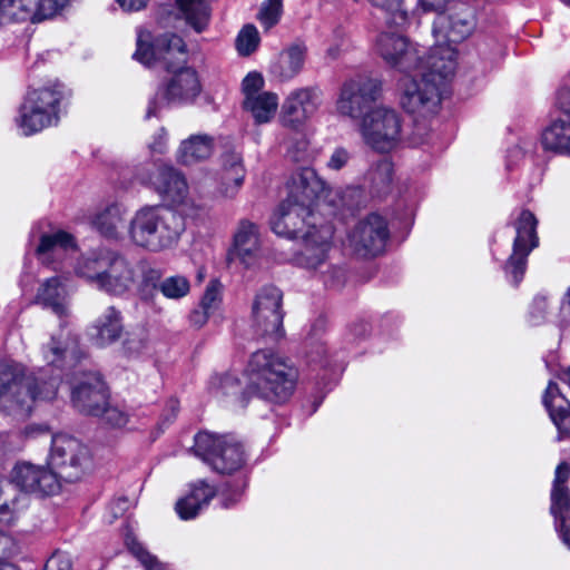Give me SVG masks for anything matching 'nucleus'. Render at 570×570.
I'll return each instance as SVG.
<instances>
[{
  "instance_id": "obj_1",
  "label": "nucleus",
  "mask_w": 570,
  "mask_h": 570,
  "mask_svg": "<svg viewBox=\"0 0 570 570\" xmlns=\"http://www.w3.org/2000/svg\"><path fill=\"white\" fill-rule=\"evenodd\" d=\"M288 188V197L271 219L272 229L279 236L301 238L298 264L309 269L321 268L326 264L334 229L315 208L322 204L333 205L331 190L311 167L296 170Z\"/></svg>"
},
{
  "instance_id": "obj_2",
  "label": "nucleus",
  "mask_w": 570,
  "mask_h": 570,
  "mask_svg": "<svg viewBox=\"0 0 570 570\" xmlns=\"http://www.w3.org/2000/svg\"><path fill=\"white\" fill-rule=\"evenodd\" d=\"M41 355L48 366L57 373L47 380V372L26 375L24 367L13 361H0V401L11 403L12 410L28 415L36 401H50L57 395L63 371L73 370L85 357L78 337L61 324L58 333L41 347Z\"/></svg>"
},
{
  "instance_id": "obj_3",
  "label": "nucleus",
  "mask_w": 570,
  "mask_h": 570,
  "mask_svg": "<svg viewBox=\"0 0 570 570\" xmlns=\"http://www.w3.org/2000/svg\"><path fill=\"white\" fill-rule=\"evenodd\" d=\"M150 35L140 31L134 58L147 67L160 66L167 71L155 96L149 100L146 118L158 117L168 107L193 104L202 91L195 69L186 66L187 50L184 40L165 33L149 43Z\"/></svg>"
},
{
  "instance_id": "obj_4",
  "label": "nucleus",
  "mask_w": 570,
  "mask_h": 570,
  "mask_svg": "<svg viewBox=\"0 0 570 570\" xmlns=\"http://www.w3.org/2000/svg\"><path fill=\"white\" fill-rule=\"evenodd\" d=\"M245 381L233 374L214 375L209 387L216 396H232L242 402L246 395H258L273 402H284L293 393L296 370L271 350L253 353L244 372Z\"/></svg>"
},
{
  "instance_id": "obj_5",
  "label": "nucleus",
  "mask_w": 570,
  "mask_h": 570,
  "mask_svg": "<svg viewBox=\"0 0 570 570\" xmlns=\"http://www.w3.org/2000/svg\"><path fill=\"white\" fill-rule=\"evenodd\" d=\"M458 52L450 46L433 47L424 62L401 79L400 105L409 114L428 117L438 112L442 91L456 69Z\"/></svg>"
},
{
  "instance_id": "obj_6",
  "label": "nucleus",
  "mask_w": 570,
  "mask_h": 570,
  "mask_svg": "<svg viewBox=\"0 0 570 570\" xmlns=\"http://www.w3.org/2000/svg\"><path fill=\"white\" fill-rule=\"evenodd\" d=\"M75 273L99 291L124 296L140 284L142 271L138 261L112 249L100 248L81 256L75 265Z\"/></svg>"
},
{
  "instance_id": "obj_7",
  "label": "nucleus",
  "mask_w": 570,
  "mask_h": 570,
  "mask_svg": "<svg viewBox=\"0 0 570 570\" xmlns=\"http://www.w3.org/2000/svg\"><path fill=\"white\" fill-rule=\"evenodd\" d=\"M185 229L184 219L168 207L144 206L130 220V240L149 252H160L177 244Z\"/></svg>"
},
{
  "instance_id": "obj_8",
  "label": "nucleus",
  "mask_w": 570,
  "mask_h": 570,
  "mask_svg": "<svg viewBox=\"0 0 570 570\" xmlns=\"http://www.w3.org/2000/svg\"><path fill=\"white\" fill-rule=\"evenodd\" d=\"M357 132L366 147L379 154L395 151L403 141V120L396 109L379 104L357 121Z\"/></svg>"
},
{
  "instance_id": "obj_9",
  "label": "nucleus",
  "mask_w": 570,
  "mask_h": 570,
  "mask_svg": "<svg viewBox=\"0 0 570 570\" xmlns=\"http://www.w3.org/2000/svg\"><path fill=\"white\" fill-rule=\"evenodd\" d=\"M65 89L60 83L29 91L16 119L21 134L30 136L57 125Z\"/></svg>"
},
{
  "instance_id": "obj_10",
  "label": "nucleus",
  "mask_w": 570,
  "mask_h": 570,
  "mask_svg": "<svg viewBox=\"0 0 570 570\" xmlns=\"http://www.w3.org/2000/svg\"><path fill=\"white\" fill-rule=\"evenodd\" d=\"M194 454L220 474L239 471L246 462L240 443L227 435L199 432L195 436Z\"/></svg>"
},
{
  "instance_id": "obj_11",
  "label": "nucleus",
  "mask_w": 570,
  "mask_h": 570,
  "mask_svg": "<svg viewBox=\"0 0 570 570\" xmlns=\"http://www.w3.org/2000/svg\"><path fill=\"white\" fill-rule=\"evenodd\" d=\"M137 179L150 186L156 193L170 200L185 215H195L197 206L188 197V185L185 176L173 165L154 164L153 169L137 175Z\"/></svg>"
},
{
  "instance_id": "obj_12",
  "label": "nucleus",
  "mask_w": 570,
  "mask_h": 570,
  "mask_svg": "<svg viewBox=\"0 0 570 570\" xmlns=\"http://www.w3.org/2000/svg\"><path fill=\"white\" fill-rule=\"evenodd\" d=\"M90 453L86 445L67 434L52 438L49 464L57 470L59 481L79 480L90 465Z\"/></svg>"
},
{
  "instance_id": "obj_13",
  "label": "nucleus",
  "mask_w": 570,
  "mask_h": 570,
  "mask_svg": "<svg viewBox=\"0 0 570 570\" xmlns=\"http://www.w3.org/2000/svg\"><path fill=\"white\" fill-rule=\"evenodd\" d=\"M382 96V82L372 77L356 76L343 82L335 104L336 111L351 119L360 118L377 105Z\"/></svg>"
},
{
  "instance_id": "obj_14",
  "label": "nucleus",
  "mask_w": 570,
  "mask_h": 570,
  "mask_svg": "<svg viewBox=\"0 0 570 570\" xmlns=\"http://www.w3.org/2000/svg\"><path fill=\"white\" fill-rule=\"evenodd\" d=\"M283 294L275 286L261 288L252 304V327L257 336L277 338L283 333Z\"/></svg>"
},
{
  "instance_id": "obj_15",
  "label": "nucleus",
  "mask_w": 570,
  "mask_h": 570,
  "mask_svg": "<svg viewBox=\"0 0 570 570\" xmlns=\"http://www.w3.org/2000/svg\"><path fill=\"white\" fill-rule=\"evenodd\" d=\"M537 218L529 210H522L514 223L515 238L513 240L512 254L508 258L504 271L508 277L518 285L527 268V259L530 253L539 245L537 235Z\"/></svg>"
},
{
  "instance_id": "obj_16",
  "label": "nucleus",
  "mask_w": 570,
  "mask_h": 570,
  "mask_svg": "<svg viewBox=\"0 0 570 570\" xmlns=\"http://www.w3.org/2000/svg\"><path fill=\"white\" fill-rule=\"evenodd\" d=\"M389 238L387 223L379 214H370L347 234V246L360 257H375L385 249Z\"/></svg>"
},
{
  "instance_id": "obj_17",
  "label": "nucleus",
  "mask_w": 570,
  "mask_h": 570,
  "mask_svg": "<svg viewBox=\"0 0 570 570\" xmlns=\"http://www.w3.org/2000/svg\"><path fill=\"white\" fill-rule=\"evenodd\" d=\"M321 105V91L315 87L293 89L281 106L279 122L283 127L299 131Z\"/></svg>"
},
{
  "instance_id": "obj_18",
  "label": "nucleus",
  "mask_w": 570,
  "mask_h": 570,
  "mask_svg": "<svg viewBox=\"0 0 570 570\" xmlns=\"http://www.w3.org/2000/svg\"><path fill=\"white\" fill-rule=\"evenodd\" d=\"M383 11L393 26L405 28L419 20L423 13L436 12L445 8L448 0H367Z\"/></svg>"
},
{
  "instance_id": "obj_19",
  "label": "nucleus",
  "mask_w": 570,
  "mask_h": 570,
  "mask_svg": "<svg viewBox=\"0 0 570 570\" xmlns=\"http://www.w3.org/2000/svg\"><path fill=\"white\" fill-rule=\"evenodd\" d=\"M376 50L386 63L403 72H410L425 61L419 55L416 45L395 32L381 33L376 40Z\"/></svg>"
},
{
  "instance_id": "obj_20",
  "label": "nucleus",
  "mask_w": 570,
  "mask_h": 570,
  "mask_svg": "<svg viewBox=\"0 0 570 570\" xmlns=\"http://www.w3.org/2000/svg\"><path fill=\"white\" fill-rule=\"evenodd\" d=\"M11 485L26 493L53 495L59 492L61 483L51 469L35 465L30 462H19L11 471Z\"/></svg>"
},
{
  "instance_id": "obj_21",
  "label": "nucleus",
  "mask_w": 570,
  "mask_h": 570,
  "mask_svg": "<svg viewBox=\"0 0 570 570\" xmlns=\"http://www.w3.org/2000/svg\"><path fill=\"white\" fill-rule=\"evenodd\" d=\"M556 107L559 116L543 130L541 142L544 149L570 155V88L558 90Z\"/></svg>"
},
{
  "instance_id": "obj_22",
  "label": "nucleus",
  "mask_w": 570,
  "mask_h": 570,
  "mask_svg": "<svg viewBox=\"0 0 570 570\" xmlns=\"http://www.w3.org/2000/svg\"><path fill=\"white\" fill-rule=\"evenodd\" d=\"M73 406L86 414L99 415L101 406L107 405V391L100 376L96 373H81V379L71 383Z\"/></svg>"
},
{
  "instance_id": "obj_23",
  "label": "nucleus",
  "mask_w": 570,
  "mask_h": 570,
  "mask_svg": "<svg viewBox=\"0 0 570 570\" xmlns=\"http://www.w3.org/2000/svg\"><path fill=\"white\" fill-rule=\"evenodd\" d=\"M262 256V242L258 226L242 219L234 233L227 254L228 262L238 261L246 268L255 266Z\"/></svg>"
},
{
  "instance_id": "obj_24",
  "label": "nucleus",
  "mask_w": 570,
  "mask_h": 570,
  "mask_svg": "<svg viewBox=\"0 0 570 570\" xmlns=\"http://www.w3.org/2000/svg\"><path fill=\"white\" fill-rule=\"evenodd\" d=\"M569 475V465L564 462L560 463L556 469L550 510L562 542L570 549V494L566 485Z\"/></svg>"
},
{
  "instance_id": "obj_25",
  "label": "nucleus",
  "mask_w": 570,
  "mask_h": 570,
  "mask_svg": "<svg viewBox=\"0 0 570 570\" xmlns=\"http://www.w3.org/2000/svg\"><path fill=\"white\" fill-rule=\"evenodd\" d=\"M444 8L438 13L433 23V33L439 38L446 39V43H438V46H451V43H458L466 39L474 30V19L470 13L465 14H452L445 16L442 13ZM455 50V48L453 47Z\"/></svg>"
},
{
  "instance_id": "obj_26",
  "label": "nucleus",
  "mask_w": 570,
  "mask_h": 570,
  "mask_svg": "<svg viewBox=\"0 0 570 570\" xmlns=\"http://www.w3.org/2000/svg\"><path fill=\"white\" fill-rule=\"evenodd\" d=\"M122 321L121 312L115 306H108L88 330L92 344L104 348L116 343L124 332Z\"/></svg>"
},
{
  "instance_id": "obj_27",
  "label": "nucleus",
  "mask_w": 570,
  "mask_h": 570,
  "mask_svg": "<svg viewBox=\"0 0 570 570\" xmlns=\"http://www.w3.org/2000/svg\"><path fill=\"white\" fill-rule=\"evenodd\" d=\"M70 288L67 279L51 277L43 282L36 296V302L51 309L59 318L70 314Z\"/></svg>"
},
{
  "instance_id": "obj_28",
  "label": "nucleus",
  "mask_w": 570,
  "mask_h": 570,
  "mask_svg": "<svg viewBox=\"0 0 570 570\" xmlns=\"http://www.w3.org/2000/svg\"><path fill=\"white\" fill-rule=\"evenodd\" d=\"M77 249L75 238L65 230L43 234L37 247V256L42 264L60 263Z\"/></svg>"
},
{
  "instance_id": "obj_29",
  "label": "nucleus",
  "mask_w": 570,
  "mask_h": 570,
  "mask_svg": "<svg viewBox=\"0 0 570 570\" xmlns=\"http://www.w3.org/2000/svg\"><path fill=\"white\" fill-rule=\"evenodd\" d=\"M215 151V138L208 134H193L181 140L176 150V160L184 166H193L208 160Z\"/></svg>"
},
{
  "instance_id": "obj_30",
  "label": "nucleus",
  "mask_w": 570,
  "mask_h": 570,
  "mask_svg": "<svg viewBox=\"0 0 570 570\" xmlns=\"http://www.w3.org/2000/svg\"><path fill=\"white\" fill-rule=\"evenodd\" d=\"M245 168L242 156L236 151L222 155L220 183L217 188L218 196L227 199L234 198L243 186Z\"/></svg>"
},
{
  "instance_id": "obj_31",
  "label": "nucleus",
  "mask_w": 570,
  "mask_h": 570,
  "mask_svg": "<svg viewBox=\"0 0 570 570\" xmlns=\"http://www.w3.org/2000/svg\"><path fill=\"white\" fill-rule=\"evenodd\" d=\"M543 404L558 429L559 438L570 435V403L554 382H550L543 394Z\"/></svg>"
},
{
  "instance_id": "obj_32",
  "label": "nucleus",
  "mask_w": 570,
  "mask_h": 570,
  "mask_svg": "<svg viewBox=\"0 0 570 570\" xmlns=\"http://www.w3.org/2000/svg\"><path fill=\"white\" fill-rule=\"evenodd\" d=\"M306 58V48L292 45L284 49L271 65L272 75L282 82L294 79L303 70Z\"/></svg>"
},
{
  "instance_id": "obj_33",
  "label": "nucleus",
  "mask_w": 570,
  "mask_h": 570,
  "mask_svg": "<svg viewBox=\"0 0 570 570\" xmlns=\"http://www.w3.org/2000/svg\"><path fill=\"white\" fill-rule=\"evenodd\" d=\"M216 493V489L203 480L193 483L189 493L176 503L178 515L184 520L195 518L208 505Z\"/></svg>"
},
{
  "instance_id": "obj_34",
  "label": "nucleus",
  "mask_w": 570,
  "mask_h": 570,
  "mask_svg": "<svg viewBox=\"0 0 570 570\" xmlns=\"http://www.w3.org/2000/svg\"><path fill=\"white\" fill-rule=\"evenodd\" d=\"M127 209L119 204H111L92 217V226L107 238H118L125 228Z\"/></svg>"
},
{
  "instance_id": "obj_35",
  "label": "nucleus",
  "mask_w": 570,
  "mask_h": 570,
  "mask_svg": "<svg viewBox=\"0 0 570 570\" xmlns=\"http://www.w3.org/2000/svg\"><path fill=\"white\" fill-rule=\"evenodd\" d=\"M28 505L24 493L17 494L13 487L0 476V524L11 525Z\"/></svg>"
},
{
  "instance_id": "obj_36",
  "label": "nucleus",
  "mask_w": 570,
  "mask_h": 570,
  "mask_svg": "<svg viewBox=\"0 0 570 570\" xmlns=\"http://www.w3.org/2000/svg\"><path fill=\"white\" fill-rule=\"evenodd\" d=\"M393 181L394 165L386 158L372 163L364 176V183L370 191L376 196L390 193Z\"/></svg>"
},
{
  "instance_id": "obj_37",
  "label": "nucleus",
  "mask_w": 570,
  "mask_h": 570,
  "mask_svg": "<svg viewBox=\"0 0 570 570\" xmlns=\"http://www.w3.org/2000/svg\"><path fill=\"white\" fill-rule=\"evenodd\" d=\"M279 106L277 94L265 91L244 99V108L250 112L256 124L271 122Z\"/></svg>"
},
{
  "instance_id": "obj_38",
  "label": "nucleus",
  "mask_w": 570,
  "mask_h": 570,
  "mask_svg": "<svg viewBox=\"0 0 570 570\" xmlns=\"http://www.w3.org/2000/svg\"><path fill=\"white\" fill-rule=\"evenodd\" d=\"M178 9L196 32H203L209 22L210 11L207 0H177Z\"/></svg>"
},
{
  "instance_id": "obj_39",
  "label": "nucleus",
  "mask_w": 570,
  "mask_h": 570,
  "mask_svg": "<svg viewBox=\"0 0 570 570\" xmlns=\"http://www.w3.org/2000/svg\"><path fill=\"white\" fill-rule=\"evenodd\" d=\"M36 0H0V23H35Z\"/></svg>"
},
{
  "instance_id": "obj_40",
  "label": "nucleus",
  "mask_w": 570,
  "mask_h": 570,
  "mask_svg": "<svg viewBox=\"0 0 570 570\" xmlns=\"http://www.w3.org/2000/svg\"><path fill=\"white\" fill-rule=\"evenodd\" d=\"M126 546L145 570H169L167 564L160 562L157 557L149 553L135 537L127 535Z\"/></svg>"
},
{
  "instance_id": "obj_41",
  "label": "nucleus",
  "mask_w": 570,
  "mask_h": 570,
  "mask_svg": "<svg viewBox=\"0 0 570 570\" xmlns=\"http://www.w3.org/2000/svg\"><path fill=\"white\" fill-rule=\"evenodd\" d=\"M158 288L166 298L180 299L189 293L190 283L183 275H174L161 281Z\"/></svg>"
},
{
  "instance_id": "obj_42",
  "label": "nucleus",
  "mask_w": 570,
  "mask_h": 570,
  "mask_svg": "<svg viewBox=\"0 0 570 570\" xmlns=\"http://www.w3.org/2000/svg\"><path fill=\"white\" fill-rule=\"evenodd\" d=\"M261 37L254 24L244 26L236 38V49L240 56L252 55L259 46Z\"/></svg>"
},
{
  "instance_id": "obj_43",
  "label": "nucleus",
  "mask_w": 570,
  "mask_h": 570,
  "mask_svg": "<svg viewBox=\"0 0 570 570\" xmlns=\"http://www.w3.org/2000/svg\"><path fill=\"white\" fill-rule=\"evenodd\" d=\"M283 13L282 0H265L259 8L257 19L265 30L278 23Z\"/></svg>"
},
{
  "instance_id": "obj_44",
  "label": "nucleus",
  "mask_w": 570,
  "mask_h": 570,
  "mask_svg": "<svg viewBox=\"0 0 570 570\" xmlns=\"http://www.w3.org/2000/svg\"><path fill=\"white\" fill-rule=\"evenodd\" d=\"M70 0H36L35 23L50 19L63 10Z\"/></svg>"
},
{
  "instance_id": "obj_45",
  "label": "nucleus",
  "mask_w": 570,
  "mask_h": 570,
  "mask_svg": "<svg viewBox=\"0 0 570 570\" xmlns=\"http://www.w3.org/2000/svg\"><path fill=\"white\" fill-rule=\"evenodd\" d=\"M220 284L217 281H212L206 287V291L200 302V308L208 311L213 314L220 304Z\"/></svg>"
},
{
  "instance_id": "obj_46",
  "label": "nucleus",
  "mask_w": 570,
  "mask_h": 570,
  "mask_svg": "<svg viewBox=\"0 0 570 570\" xmlns=\"http://www.w3.org/2000/svg\"><path fill=\"white\" fill-rule=\"evenodd\" d=\"M351 160L352 151L346 147L338 146L331 153L328 160L326 161V167L330 170L338 171L345 168Z\"/></svg>"
},
{
  "instance_id": "obj_47",
  "label": "nucleus",
  "mask_w": 570,
  "mask_h": 570,
  "mask_svg": "<svg viewBox=\"0 0 570 570\" xmlns=\"http://www.w3.org/2000/svg\"><path fill=\"white\" fill-rule=\"evenodd\" d=\"M264 83L265 81L261 73L249 72L242 82V88L245 96L244 99H248L249 97L261 95L262 92H264Z\"/></svg>"
},
{
  "instance_id": "obj_48",
  "label": "nucleus",
  "mask_w": 570,
  "mask_h": 570,
  "mask_svg": "<svg viewBox=\"0 0 570 570\" xmlns=\"http://www.w3.org/2000/svg\"><path fill=\"white\" fill-rule=\"evenodd\" d=\"M98 416H101L107 424L115 428L125 426L128 422V414L116 406H101Z\"/></svg>"
},
{
  "instance_id": "obj_49",
  "label": "nucleus",
  "mask_w": 570,
  "mask_h": 570,
  "mask_svg": "<svg viewBox=\"0 0 570 570\" xmlns=\"http://www.w3.org/2000/svg\"><path fill=\"white\" fill-rule=\"evenodd\" d=\"M548 306L547 297L539 295L533 299L530 309V322L533 325L540 324L544 320L546 309Z\"/></svg>"
},
{
  "instance_id": "obj_50",
  "label": "nucleus",
  "mask_w": 570,
  "mask_h": 570,
  "mask_svg": "<svg viewBox=\"0 0 570 570\" xmlns=\"http://www.w3.org/2000/svg\"><path fill=\"white\" fill-rule=\"evenodd\" d=\"M312 347L309 351V360L312 362L321 363L323 366H328L331 362L327 360L328 356V348L325 344V342H315L312 343Z\"/></svg>"
},
{
  "instance_id": "obj_51",
  "label": "nucleus",
  "mask_w": 570,
  "mask_h": 570,
  "mask_svg": "<svg viewBox=\"0 0 570 570\" xmlns=\"http://www.w3.org/2000/svg\"><path fill=\"white\" fill-rule=\"evenodd\" d=\"M69 557L60 553L52 554L46 562L43 570H71Z\"/></svg>"
},
{
  "instance_id": "obj_52",
  "label": "nucleus",
  "mask_w": 570,
  "mask_h": 570,
  "mask_svg": "<svg viewBox=\"0 0 570 570\" xmlns=\"http://www.w3.org/2000/svg\"><path fill=\"white\" fill-rule=\"evenodd\" d=\"M146 347V337L144 335L129 334L124 341V348L129 354H138Z\"/></svg>"
},
{
  "instance_id": "obj_53",
  "label": "nucleus",
  "mask_w": 570,
  "mask_h": 570,
  "mask_svg": "<svg viewBox=\"0 0 570 570\" xmlns=\"http://www.w3.org/2000/svg\"><path fill=\"white\" fill-rule=\"evenodd\" d=\"M138 262L142 271L140 282H142L147 286H156L157 282H159L160 279V272L158 269L148 267L144 262Z\"/></svg>"
},
{
  "instance_id": "obj_54",
  "label": "nucleus",
  "mask_w": 570,
  "mask_h": 570,
  "mask_svg": "<svg viewBox=\"0 0 570 570\" xmlns=\"http://www.w3.org/2000/svg\"><path fill=\"white\" fill-rule=\"evenodd\" d=\"M167 147V131L160 128L155 135L154 141L149 145V148L154 153L161 154Z\"/></svg>"
},
{
  "instance_id": "obj_55",
  "label": "nucleus",
  "mask_w": 570,
  "mask_h": 570,
  "mask_svg": "<svg viewBox=\"0 0 570 570\" xmlns=\"http://www.w3.org/2000/svg\"><path fill=\"white\" fill-rule=\"evenodd\" d=\"M119 7L127 12L139 11L146 8L148 0H116Z\"/></svg>"
},
{
  "instance_id": "obj_56",
  "label": "nucleus",
  "mask_w": 570,
  "mask_h": 570,
  "mask_svg": "<svg viewBox=\"0 0 570 570\" xmlns=\"http://www.w3.org/2000/svg\"><path fill=\"white\" fill-rule=\"evenodd\" d=\"M212 315L210 312L208 311H205L203 308H199V309H195L191 314H190V323L194 325V326H197V327H202L203 325L206 324V322L208 321L209 316Z\"/></svg>"
},
{
  "instance_id": "obj_57",
  "label": "nucleus",
  "mask_w": 570,
  "mask_h": 570,
  "mask_svg": "<svg viewBox=\"0 0 570 570\" xmlns=\"http://www.w3.org/2000/svg\"><path fill=\"white\" fill-rule=\"evenodd\" d=\"M560 317L563 324H570V288L564 294L560 306Z\"/></svg>"
},
{
  "instance_id": "obj_58",
  "label": "nucleus",
  "mask_w": 570,
  "mask_h": 570,
  "mask_svg": "<svg viewBox=\"0 0 570 570\" xmlns=\"http://www.w3.org/2000/svg\"><path fill=\"white\" fill-rule=\"evenodd\" d=\"M240 494L242 492L239 489L234 490L230 495H226V493L222 491L219 494V501L222 507L229 508L234 505L240 499Z\"/></svg>"
},
{
  "instance_id": "obj_59",
  "label": "nucleus",
  "mask_w": 570,
  "mask_h": 570,
  "mask_svg": "<svg viewBox=\"0 0 570 570\" xmlns=\"http://www.w3.org/2000/svg\"><path fill=\"white\" fill-rule=\"evenodd\" d=\"M307 151V142L305 140L298 141V148L296 151L288 149L292 158L296 161L304 160Z\"/></svg>"
},
{
  "instance_id": "obj_60",
  "label": "nucleus",
  "mask_w": 570,
  "mask_h": 570,
  "mask_svg": "<svg viewBox=\"0 0 570 570\" xmlns=\"http://www.w3.org/2000/svg\"><path fill=\"white\" fill-rule=\"evenodd\" d=\"M168 409L170 411L171 417H175L177 415V412H178V401L170 400L168 402Z\"/></svg>"
},
{
  "instance_id": "obj_61",
  "label": "nucleus",
  "mask_w": 570,
  "mask_h": 570,
  "mask_svg": "<svg viewBox=\"0 0 570 570\" xmlns=\"http://www.w3.org/2000/svg\"><path fill=\"white\" fill-rule=\"evenodd\" d=\"M0 570H19L14 564L0 558Z\"/></svg>"
},
{
  "instance_id": "obj_62",
  "label": "nucleus",
  "mask_w": 570,
  "mask_h": 570,
  "mask_svg": "<svg viewBox=\"0 0 570 570\" xmlns=\"http://www.w3.org/2000/svg\"><path fill=\"white\" fill-rule=\"evenodd\" d=\"M43 430L39 426H27L24 433L27 436L33 435L36 432H42Z\"/></svg>"
},
{
  "instance_id": "obj_63",
  "label": "nucleus",
  "mask_w": 570,
  "mask_h": 570,
  "mask_svg": "<svg viewBox=\"0 0 570 570\" xmlns=\"http://www.w3.org/2000/svg\"><path fill=\"white\" fill-rule=\"evenodd\" d=\"M519 155H523L521 148L519 146H515L513 147L512 149L509 150V159L514 157V156H519Z\"/></svg>"
},
{
  "instance_id": "obj_64",
  "label": "nucleus",
  "mask_w": 570,
  "mask_h": 570,
  "mask_svg": "<svg viewBox=\"0 0 570 570\" xmlns=\"http://www.w3.org/2000/svg\"><path fill=\"white\" fill-rule=\"evenodd\" d=\"M564 375H566V379H567V381H568V383L570 385V368L564 373Z\"/></svg>"
}]
</instances>
